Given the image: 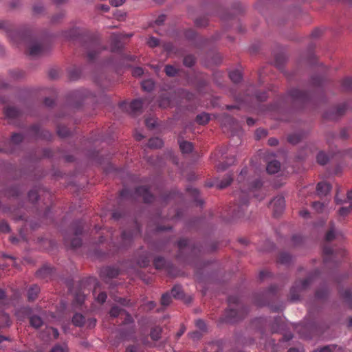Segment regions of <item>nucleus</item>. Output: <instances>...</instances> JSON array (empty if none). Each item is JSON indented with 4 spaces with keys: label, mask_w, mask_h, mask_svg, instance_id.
Returning <instances> with one entry per match:
<instances>
[{
    "label": "nucleus",
    "mask_w": 352,
    "mask_h": 352,
    "mask_svg": "<svg viewBox=\"0 0 352 352\" xmlns=\"http://www.w3.org/2000/svg\"><path fill=\"white\" fill-rule=\"evenodd\" d=\"M247 175L248 168L245 167L242 168L236 179L240 190L234 192V203L233 206H230L228 210L233 219L244 217L251 195L260 200L263 198V195L259 197L258 194H257V191H260L261 189L262 182L261 180L256 179L250 182V179L246 178Z\"/></svg>",
    "instance_id": "1"
},
{
    "label": "nucleus",
    "mask_w": 352,
    "mask_h": 352,
    "mask_svg": "<svg viewBox=\"0 0 352 352\" xmlns=\"http://www.w3.org/2000/svg\"><path fill=\"white\" fill-rule=\"evenodd\" d=\"M228 302V309L221 318V322L234 323L242 320L247 315L248 310L241 303L238 296H229Z\"/></svg>",
    "instance_id": "2"
},
{
    "label": "nucleus",
    "mask_w": 352,
    "mask_h": 352,
    "mask_svg": "<svg viewBox=\"0 0 352 352\" xmlns=\"http://www.w3.org/2000/svg\"><path fill=\"white\" fill-rule=\"evenodd\" d=\"M232 95L233 96L234 100L239 102L240 104H245L250 107H254L255 104L265 101L267 97V93L265 91L258 93L255 91L254 87L251 85L247 90V93L245 94L236 95L235 92L232 91Z\"/></svg>",
    "instance_id": "3"
},
{
    "label": "nucleus",
    "mask_w": 352,
    "mask_h": 352,
    "mask_svg": "<svg viewBox=\"0 0 352 352\" xmlns=\"http://www.w3.org/2000/svg\"><path fill=\"white\" fill-rule=\"evenodd\" d=\"M312 100L310 94L302 91L298 89H292L285 97L283 98V103L290 102L294 107H303Z\"/></svg>",
    "instance_id": "4"
},
{
    "label": "nucleus",
    "mask_w": 352,
    "mask_h": 352,
    "mask_svg": "<svg viewBox=\"0 0 352 352\" xmlns=\"http://www.w3.org/2000/svg\"><path fill=\"white\" fill-rule=\"evenodd\" d=\"M314 281V276H308L302 280H296L290 289L289 299L291 302L300 300L301 294L307 290Z\"/></svg>",
    "instance_id": "5"
},
{
    "label": "nucleus",
    "mask_w": 352,
    "mask_h": 352,
    "mask_svg": "<svg viewBox=\"0 0 352 352\" xmlns=\"http://www.w3.org/2000/svg\"><path fill=\"white\" fill-rule=\"evenodd\" d=\"M84 228V223L82 221H74L70 228V231L72 232L73 236H65V241L67 244H69L72 248H76L81 245L82 239L80 236L82 233Z\"/></svg>",
    "instance_id": "6"
},
{
    "label": "nucleus",
    "mask_w": 352,
    "mask_h": 352,
    "mask_svg": "<svg viewBox=\"0 0 352 352\" xmlns=\"http://www.w3.org/2000/svg\"><path fill=\"white\" fill-rule=\"evenodd\" d=\"M323 260L325 264L333 263L337 264L340 261V258L346 255V251L342 248L333 249L331 247L324 245L323 248Z\"/></svg>",
    "instance_id": "7"
},
{
    "label": "nucleus",
    "mask_w": 352,
    "mask_h": 352,
    "mask_svg": "<svg viewBox=\"0 0 352 352\" xmlns=\"http://www.w3.org/2000/svg\"><path fill=\"white\" fill-rule=\"evenodd\" d=\"M86 50V54L89 61H94L96 56L104 49L102 47L99 40L95 37L89 38L83 45Z\"/></svg>",
    "instance_id": "8"
},
{
    "label": "nucleus",
    "mask_w": 352,
    "mask_h": 352,
    "mask_svg": "<svg viewBox=\"0 0 352 352\" xmlns=\"http://www.w3.org/2000/svg\"><path fill=\"white\" fill-rule=\"evenodd\" d=\"M278 290V287L276 285H271L265 292L255 294L254 303L259 307L269 305L270 300L276 295Z\"/></svg>",
    "instance_id": "9"
},
{
    "label": "nucleus",
    "mask_w": 352,
    "mask_h": 352,
    "mask_svg": "<svg viewBox=\"0 0 352 352\" xmlns=\"http://www.w3.org/2000/svg\"><path fill=\"white\" fill-rule=\"evenodd\" d=\"M140 234V225L137 223H134V229L132 231L130 230H124L122 232L121 239H122V245L121 248H126L129 245L131 244L133 236Z\"/></svg>",
    "instance_id": "10"
},
{
    "label": "nucleus",
    "mask_w": 352,
    "mask_h": 352,
    "mask_svg": "<svg viewBox=\"0 0 352 352\" xmlns=\"http://www.w3.org/2000/svg\"><path fill=\"white\" fill-rule=\"evenodd\" d=\"M177 247L179 249L177 257L179 258H183L184 254L187 252H190L192 255H195L197 254L196 248L186 239H181L179 240L177 242Z\"/></svg>",
    "instance_id": "11"
},
{
    "label": "nucleus",
    "mask_w": 352,
    "mask_h": 352,
    "mask_svg": "<svg viewBox=\"0 0 352 352\" xmlns=\"http://www.w3.org/2000/svg\"><path fill=\"white\" fill-rule=\"evenodd\" d=\"M134 196L135 197H142L145 203H151L155 199L154 195L151 194L150 190L144 186L136 188L134 191Z\"/></svg>",
    "instance_id": "12"
},
{
    "label": "nucleus",
    "mask_w": 352,
    "mask_h": 352,
    "mask_svg": "<svg viewBox=\"0 0 352 352\" xmlns=\"http://www.w3.org/2000/svg\"><path fill=\"white\" fill-rule=\"evenodd\" d=\"M271 208H272L274 216L280 214L285 206V201L283 196H276L270 203Z\"/></svg>",
    "instance_id": "13"
},
{
    "label": "nucleus",
    "mask_w": 352,
    "mask_h": 352,
    "mask_svg": "<svg viewBox=\"0 0 352 352\" xmlns=\"http://www.w3.org/2000/svg\"><path fill=\"white\" fill-rule=\"evenodd\" d=\"M347 109L346 104L343 103L333 107L329 112L324 113V117L330 120L337 119L338 117L342 116Z\"/></svg>",
    "instance_id": "14"
},
{
    "label": "nucleus",
    "mask_w": 352,
    "mask_h": 352,
    "mask_svg": "<svg viewBox=\"0 0 352 352\" xmlns=\"http://www.w3.org/2000/svg\"><path fill=\"white\" fill-rule=\"evenodd\" d=\"M30 129L32 135L36 138L47 140H50L52 138L51 133L49 131L41 129L38 124L31 126Z\"/></svg>",
    "instance_id": "15"
},
{
    "label": "nucleus",
    "mask_w": 352,
    "mask_h": 352,
    "mask_svg": "<svg viewBox=\"0 0 352 352\" xmlns=\"http://www.w3.org/2000/svg\"><path fill=\"white\" fill-rule=\"evenodd\" d=\"M119 274L118 268L107 266L100 270V276L103 278H113Z\"/></svg>",
    "instance_id": "16"
},
{
    "label": "nucleus",
    "mask_w": 352,
    "mask_h": 352,
    "mask_svg": "<svg viewBox=\"0 0 352 352\" xmlns=\"http://www.w3.org/2000/svg\"><path fill=\"white\" fill-rule=\"evenodd\" d=\"M143 106V101L141 99H135L133 100L129 105V113L133 116L138 113Z\"/></svg>",
    "instance_id": "17"
},
{
    "label": "nucleus",
    "mask_w": 352,
    "mask_h": 352,
    "mask_svg": "<svg viewBox=\"0 0 352 352\" xmlns=\"http://www.w3.org/2000/svg\"><path fill=\"white\" fill-rule=\"evenodd\" d=\"M331 186L325 182H319L317 185L316 191L319 196H325L331 190Z\"/></svg>",
    "instance_id": "18"
},
{
    "label": "nucleus",
    "mask_w": 352,
    "mask_h": 352,
    "mask_svg": "<svg viewBox=\"0 0 352 352\" xmlns=\"http://www.w3.org/2000/svg\"><path fill=\"white\" fill-rule=\"evenodd\" d=\"M111 48L113 52L119 51L122 48L121 38L120 35L113 34L111 36Z\"/></svg>",
    "instance_id": "19"
},
{
    "label": "nucleus",
    "mask_w": 352,
    "mask_h": 352,
    "mask_svg": "<svg viewBox=\"0 0 352 352\" xmlns=\"http://www.w3.org/2000/svg\"><path fill=\"white\" fill-rule=\"evenodd\" d=\"M280 163L277 160L270 162L266 167L267 172L269 174H275L280 170Z\"/></svg>",
    "instance_id": "20"
},
{
    "label": "nucleus",
    "mask_w": 352,
    "mask_h": 352,
    "mask_svg": "<svg viewBox=\"0 0 352 352\" xmlns=\"http://www.w3.org/2000/svg\"><path fill=\"white\" fill-rule=\"evenodd\" d=\"M43 52V47L40 43H34L29 48V54L32 56H37Z\"/></svg>",
    "instance_id": "21"
},
{
    "label": "nucleus",
    "mask_w": 352,
    "mask_h": 352,
    "mask_svg": "<svg viewBox=\"0 0 352 352\" xmlns=\"http://www.w3.org/2000/svg\"><path fill=\"white\" fill-rule=\"evenodd\" d=\"M40 292V288L37 285H33L28 291V299L29 301L32 302L35 300Z\"/></svg>",
    "instance_id": "22"
},
{
    "label": "nucleus",
    "mask_w": 352,
    "mask_h": 352,
    "mask_svg": "<svg viewBox=\"0 0 352 352\" xmlns=\"http://www.w3.org/2000/svg\"><path fill=\"white\" fill-rule=\"evenodd\" d=\"M4 114L8 118H16L20 116L21 111L15 107H8L4 109Z\"/></svg>",
    "instance_id": "23"
},
{
    "label": "nucleus",
    "mask_w": 352,
    "mask_h": 352,
    "mask_svg": "<svg viewBox=\"0 0 352 352\" xmlns=\"http://www.w3.org/2000/svg\"><path fill=\"white\" fill-rule=\"evenodd\" d=\"M179 148L182 153H190L192 151V144L190 142L182 140L180 138L178 140Z\"/></svg>",
    "instance_id": "24"
},
{
    "label": "nucleus",
    "mask_w": 352,
    "mask_h": 352,
    "mask_svg": "<svg viewBox=\"0 0 352 352\" xmlns=\"http://www.w3.org/2000/svg\"><path fill=\"white\" fill-rule=\"evenodd\" d=\"M292 259V257L289 253L281 252L278 256L277 263L282 265H288L291 263Z\"/></svg>",
    "instance_id": "25"
},
{
    "label": "nucleus",
    "mask_w": 352,
    "mask_h": 352,
    "mask_svg": "<svg viewBox=\"0 0 352 352\" xmlns=\"http://www.w3.org/2000/svg\"><path fill=\"white\" fill-rule=\"evenodd\" d=\"M233 177L232 174L228 173L226 175L225 177L221 179L219 182H218L216 185L217 187L219 189H223L228 186L231 182H232Z\"/></svg>",
    "instance_id": "26"
},
{
    "label": "nucleus",
    "mask_w": 352,
    "mask_h": 352,
    "mask_svg": "<svg viewBox=\"0 0 352 352\" xmlns=\"http://www.w3.org/2000/svg\"><path fill=\"white\" fill-rule=\"evenodd\" d=\"M150 263V254L148 252H145L142 255L140 256L137 260V264L141 267H145L148 265Z\"/></svg>",
    "instance_id": "27"
},
{
    "label": "nucleus",
    "mask_w": 352,
    "mask_h": 352,
    "mask_svg": "<svg viewBox=\"0 0 352 352\" xmlns=\"http://www.w3.org/2000/svg\"><path fill=\"white\" fill-rule=\"evenodd\" d=\"M340 293L344 302L352 309V292L351 289H346L340 292Z\"/></svg>",
    "instance_id": "28"
},
{
    "label": "nucleus",
    "mask_w": 352,
    "mask_h": 352,
    "mask_svg": "<svg viewBox=\"0 0 352 352\" xmlns=\"http://www.w3.org/2000/svg\"><path fill=\"white\" fill-rule=\"evenodd\" d=\"M72 322L76 327H82L85 322V318L80 314H75L72 318Z\"/></svg>",
    "instance_id": "29"
},
{
    "label": "nucleus",
    "mask_w": 352,
    "mask_h": 352,
    "mask_svg": "<svg viewBox=\"0 0 352 352\" xmlns=\"http://www.w3.org/2000/svg\"><path fill=\"white\" fill-rule=\"evenodd\" d=\"M153 265L156 269H162L169 266V264L167 263L164 258L162 256H157L155 258L153 261Z\"/></svg>",
    "instance_id": "30"
},
{
    "label": "nucleus",
    "mask_w": 352,
    "mask_h": 352,
    "mask_svg": "<svg viewBox=\"0 0 352 352\" xmlns=\"http://www.w3.org/2000/svg\"><path fill=\"white\" fill-rule=\"evenodd\" d=\"M162 332V329L160 327L156 326L153 327L150 332L151 338L154 341L159 340L161 338Z\"/></svg>",
    "instance_id": "31"
},
{
    "label": "nucleus",
    "mask_w": 352,
    "mask_h": 352,
    "mask_svg": "<svg viewBox=\"0 0 352 352\" xmlns=\"http://www.w3.org/2000/svg\"><path fill=\"white\" fill-rule=\"evenodd\" d=\"M186 190L188 193L194 198L195 201H196L198 205L201 206L203 204L202 200L198 198L199 192L197 188L190 186L188 187Z\"/></svg>",
    "instance_id": "32"
},
{
    "label": "nucleus",
    "mask_w": 352,
    "mask_h": 352,
    "mask_svg": "<svg viewBox=\"0 0 352 352\" xmlns=\"http://www.w3.org/2000/svg\"><path fill=\"white\" fill-rule=\"evenodd\" d=\"M162 145H163V142H162V139H160L159 138H150L148 142V144H147L148 147H149L151 148H158L162 147Z\"/></svg>",
    "instance_id": "33"
},
{
    "label": "nucleus",
    "mask_w": 352,
    "mask_h": 352,
    "mask_svg": "<svg viewBox=\"0 0 352 352\" xmlns=\"http://www.w3.org/2000/svg\"><path fill=\"white\" fill-rule=\"evenodd\" d=\"M52 272V269L47 266L44 265L43 267H41L40 270H38L36 272V275L38 277L41 278H47L48 276H50Z\"/></svg>",
    "instance_id": "34"
},
{
    "label": "nucleus",
    "mask_w": 352,
    "mask_h": 352,
    "mask_svg": "<svg viewBox=\"0 0 352 352\" xmlns=\"http://www.w3.org/2000/svg\"><path fill=\"white\" fill-rule=\"evenodd\" d=\"M30 323L32 327L38 329L43 325V321L41 317L34 315L30 318Z\"/></svg>",
    "instance_id": "35"
},
{
    "label": "nucleus",
    "mask_w": 352,
    "mask_h": 352,
    "mask_svg": "<svg viewBox=\"0 0 352 352\" xmlns=\"http://www.w3.org/2000/svg\"><path fill=\"white\" fill-rule=\"evenodd\" d=\"M170 295L177 299L182 298L184 296V292L182 287L179 285H175L171 289Z\"/></svg>",
    "instance_id": "36"
},
{
    "label": "nucleus",
    "mask_w": 352,
    "mask_h": 352,
    "mask_svg": "<svg viewBox=\"0 0 352 352\" xmlns=\"http://www.w3.org/2000/svg\"><path fill=\"white\" fill-rule=\"evenodd\" d=\"M124 311V309L119 307L118 306H113L111 307L109 314L112 318H117L118 316L122 317Z\"/></svg>",
    "instance_id": "37"
},
{
    "label": "nucleus",
    "mask_w": 352,
    "mask_h": 352,
    "mask_svg": "<svg viewBox=\"0 0 352 352\" xmlns=\"http://www.w3.org/2000/svg\"><path fill=\"white\" fill-rule=\"evenodd\" d=\"M229 77L234 83L239 82L242 79V74L238 70H234L229 73Z\"/></svg>",
    "instance_id": "38"
},
{
    "label": "nucleus",
    "mask_w": 352,
    "mask_h": 352,
    "mask_svg": "<svg viewBox=\"0 0 352 352\" xmlns=\"http://www.w3.org/2000/svg\"><path fill=\"white\" fill-rule=\"evenodd\" d=\"M210 120V115L206 113H202L197 116L196 122L199 124H206Z\"/></svg>",
    "instance_id": "39"
},
{
    "label": "nucleus",
    "mask_w": 352,
    "mask_h": 352,
    "mask_svg": "<svg viewBox=\"0 0 352 352\" xmlns=\"http://www.w3.org/2000/svg\"><path fill=\"white\" fill-rule=\"evenodd\" d=\"M302 138V135L300 133H295L288 135L287 140L292 144L298 143Z\"/></svg>",
    "instance_id": "40"
},
{
    "label": "nucleus",
    "mask_w": 352,
    "mask_h": 352,
    "mask_svg": "<svg viewBox=\"0 0 352 352\" xmlns=\"http://www.w3.org/2000/svg\"><path fill=\"white\" fill-rule=\"evenodd\" d=\"M164 72L168 76L174 77L178 73V69L171 65H166L164 67Z\"/></svg>",
    "instance_id": "41"
},
{
    "label": "nucleus",
    "mask_w": 352,
    "mask_h": 352,
    "mask_svg": "<svg viewBox=\"0 0 352 352\" xmlns=\"http://www.w3.org/2000/svg\"><path fill=\"white\" fill-rule=\"evenodd\" d=\"M328 295V290L327 287H322L319 289H318L316 292V298L318 300H323Z\"/></svg>",
    "instance_id": "42"
},
{
    "label": "nucleus",
    "mask_w": 352,
    "mask_h": 352,
    "mask_svg": "<svg viewBox=\"0 0 352 352\" xmlns=\"http://www.w3.org/2000/svg\"><path fill=\"white\" fill-rule=\"evenodd\" d=\"M317 162L321 165H324L329 161V157L324 152H320L316 156Z\"/></svg>",
    "instance_id": "43"
},
{
    "label": "nucleus",
    "mask_w": 352,
    "mask_h": 352,
    "mask_svg": "<svg viewBox=\"0 0 352 352\" xmlns=\"http://www.w3.org/2000/svg\"><path fill=\"white\" fill-rule=\"evenodd\" d=\"M342 89L344 91H350L352 90V78H346L342 81Z\"/></svg>",
    "instance_id": "44"
},
{
    "label": "nucleus",
    "mask_w": 352,
    "mask_h": 352,
    "mask_svg": "<svg viewBox=\"0 0 352 352\" xmlns=\"http://www.w3.org/2000/svg\"><path fill=\"white\" fill-rule=\"evenodd\" d=\"M159 107L161 108H167L170 105V100L168 97L162 96L159 99Z\"/></svg>",
    "instance_id": "45"
},
{
    "label": "nucleus",
    "mask_w": 352,
    "mask_h": 352,
    "mask_svg": "<svg viewBox=\"0 0 352 352\" xmlns=\"http://www.w3.org/2000/svg\"><path fill=\"white\" fill-rule=\"evenodd\" d=\"M336 238V232L334 226L332 225L329 230L327 231V232L325 234L324 239L327 242H330L333 241Z\"/></svg>",
    "instance_id": "46"
},
{
    "label": "nucleus",
    "mask_w": 352,
    "mask_h": 352,
    "mask_svg": "<svg viewBox=\"0 0 352 352\" xmlns=\"http://www.w3.org/2000/svg\"><path fill=\"white\" fill-rule=\"evenodd\" d=\"M171 295L168 292L164 293L161 298V304L163 306H168L170 304L172 298Z\"/></svg>",
    "instance_id": "47"
},
{
    "label": "nucleus",
    "mask_w": 352,
    "mask_h": 352,
    "mask_svg": "<svg viewBox=\"0 0 352 352\" xmlns=\"http://www.w3.org/2000/svg\"><path fill=\"white\" fill-rule=\"evenodd\" d=\"M183 62L185 66L190 67L194 65L195 63V58L192 55H187L184 58Z\"/></svg>",
    "instance_id": "48"
},
{
    "label": "nucleus",
    "mask_w": 352,
    "mask_h": 352,
    "mask_svg": "<svg viewBox=\"0 0 352 352\" xmlns=\"http://www.w3.org/2000/svg\"><path fill=\"white\" fill-rule=\"evenodd\" d=\"M142 87L144 90L151 91L154 87V82L151 80H146L142 82Z\"/></svg>",
    "instance_id": "49"
},
{
    "label": "nucleus",
    "mask_w": 352,
    "mask_h": 352,
    "mask_svg": "<svg viewBox=\"0 0 352 352\" xmlns=\"http://www.w3.org/2000/svg\"><path fill=\"white\" fill-rule=\"evenodd\" d=\"M311 82L314 87H320L323 85L324 78L322 76H312Z\"/></svg>",
    "instance_id": "50"
},
{
    "label": "nucleus",
    "mask_w": 352,
    "mask_h": 352,
    "mask_svg": "<svg viewBox=\"0 0 352 352\" xmlns=\"http://www.w3.org/2000/svg\"><path fill=\"white\" fill-rule=\"evenodd\" d=\"M195 23L197 27H205L208 23V20L206 16H201L195 19Z\"/></svg>",
    "instance_id": "51"
},
{
    "label": "nucleus",
    "mask_w": 352,
    "mask_h": 352,
    "mask_svg": "<svg viewBox=\"0 0 352 352\" xmlns=\"http://www.w3.org/2000/svg\"><path fill=\"white\" fill-rule=\"evenodd\" d=\"M38 194L36 190H31L28 192V199L32 203L36 202L38 200Z\"/></svg>",
    "instance_id": "52"
},
{
    "label": "nucleus",
    "mask_w": 352,
    "mask_h": 352,
    "mask_svg": "<svg viewBox=\"0 0 352 352\" xmlns=\"http://www.w3.org/2000/svg\"><path fill=\"white\" fill-rule=\"evenodd\" d=\"M57 133L62 138L67 137L69 134V131L65 126H58Z\"/></svg>",
    "instance_id": "53"
},
{
    "label": "nucleus",
    "mask_w": 352,
    "mask_h": 352,
    "mask_svg": "<svg viewBox=\"0 0 352 352\" xmlns=\"http://www.w3.org/2000/svg\"><path fill=\"white\" fill-rule=\"evenodd\" d=\"M195 326L202 332L206 331V324L203 320H197L195 322Z\"/></svg>",
    "instance_id": "54"
},
{
    "label": "nucleus",
    "mask_w": 352,
    "mask_h": 352,
    "mask_svg": "<svg viewBox=\"0 0 352 352\" xmlns=\"http://www.w3.org/2000/svg\"><path fill=\"white\" fill-rule=\"evenodd\" d=\"M23 140V137L21 133H14L11 137V142L13 144H19Z\"/></svg>",
    "instance_id": "55"
},
{
    "label": "nucleus",
    "mask_w": 352,
    "mask_h": 352,
    "mask_svg": "<svg viewBox=\"0 0 352 352\" xmlns=\"http://www.w3.org/2000/svg\"><path fill=\"white\" fill-rule=\"evenodd\" d=\"M312 207L316 212H322L324 208V205L320 201H314L312 203Z\"/></svg>",
    "instance_id": "56"
},
{
    "label": "nucleus",
    "mask_w": 352,
    "mask_h": 352,
    "mask_svg": "<svg viewBox=\"0 0 352 352\" xmlns=\"http://www.w3.org/2000/svg\"><path fill=\"white\" fill-rule=\"evenodd\" d=\"M121 318L124 319V324H131L133 322V319L132 316L126 311L124 312L122 317Z\"/></svg>",
    "instance_id": "57"
},
{
    "label": "nucleus",
    "mask_w": 352,
    "mask_h": 352,
    "mask_svg": "<svg viewBox=\"0 0 352 352\" xmlns=\"http://www.w3.org/2000/svg\"><path fill=\"white\" fill-rule=\"evenodd\" d=\"M337 348L336 344H329L322 347L319 352H333Z\"/></svg>",
    "instance_id": "58"
},
{
    "label": "nucleus",
    "mask_w": 352,
    "mask_h": 352,
    "mask_svg": "<svg viewBox=\"0 0 352 352\" xmlns=\"http://www.w3.org/2000/svg\"><path fill=\"white\" fill-rule=\"evenodd\" d=\"M160 43L159 40L157 38H155L153 36L149 37V38L147 41V44L151 47H155L157 46Z\"/></svg>",
    "instance_id": "59"
},
{
    "label": "nucleus",
    "mask_w": 352,
    "mask_h": 352,
    "mask_svg": "<svg viewBox=\"0 0 352 352\" xmlns=\"http://www.w3.org/2000/svg\"><path fill=\"white\" fill-rule=\"evenodd\" d=\"M185 36L189 40H193L197 37V33L192 29H189L186 31Z\"/></svg>",
    "instance_id": "60"
},
{
    "label": "nucleus",
    "mask_w": 352,
    "mask_h": 352,
    "mask_svg": "<svg viewBox=\"0 0 352 352\" xmlns=\"http://www.w3.org/2000/svg\"><path fill=\"white\" fill-rule=\"evenodd\" d=\"M145 124L148 129H153L156 125V121L153 118H148L145 120Z\"/></svg>",
    "instance_id": "61"
},
{
    "label": "nucleus",
    "mask_w": 352,
    "mask_h": 352,
    "mask_svg": "<svg viewBox=\"0 0 352 352\" xmlns=\"http://www.w3.org/2000/svg\"><path fill=\"white\" fill-rule=\"evenodd\" d=\"M85 299V295L83 294H81L80 292L76 293L75 295V301L78 305H82Z\"/></svg>",
    "instance_id": "62"
},
{
    "label": "nucleus",
    "mask_w": 352,
    "mask_h": 352,
    "mask_svg": "<svg viewBox=\"0 0 352 352\" xmlns=\"http://www.w3.org/2000/svg\"><path fill=\"white\" fill-rule=\"evenodd\" d=\"M202 335V333L199 331H195L188 333L189 337L194 340H199Z\"/></svg>",
    "instance_id": "63"
},
{
    "label": "nucleus",
    "mask_w": 352,
    "mask_h": 352,
    "mask_svg": "<svg viewBox=\"0 0 352 352\" xmlns=\"http://www.w3.org/2000/svg\"><path fill=\"white\" fill-rule=\"evenodd\" d=\"M125 352H143V351L138 345H131L126 349Z\"/></svg>",
    "instance_id": "64"
}]
</instances>
